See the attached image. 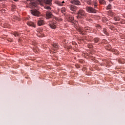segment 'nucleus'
<instances>
[{
	"mask_svg": "<svg viewBox=\"0 0 125 125\" xmlns=\"http://www.w3.org/2000/svg\"><path fill=\"white\" fill-rule=\"evenodd\" d=\"M103 33H104V35H106V36H109V33L107 32V29L106 28H104Z\"/></svg>",
	"mask_w": 125,
	"mask_h": 125,
	"instance_id": "nucleus-19",
	"label": "nucleus"
},
{
	"mask_svg": "<svg viewBox=\"0 0 125 125\" xmlns=\"http://www.w3.org/2000/svg\"><path fill=\"white\" fill-rule=\"evenodd\" d=\"M109 1H110V2L113 1V0H109Z\"/></svg>",
	"mask_w": 125,
	"mask_h": 125,
	"instance_id": "nucleus-31",
	"label": "nucleus"
},
{
	"mask_svg": "<svg viewBox=\"0 0 125 125\" xmlns=\"http://www.w3.org/2000/svg\"><path fill=\"white\" fill-rule=\"evenodd\" d=\"M37 24L38 26H42V25H44V21L43 20H39L37 22Z\"/></svg>",
	"mask_w": 125,
	"mask_h": 125,
	"instance_id": "nucleus-12",
	"label": "nucleus"
},
{
	"mask_svg": "<svg viewBox=\"0 0 125 125\" xmlns=\"http://www.w3.org/2000/svg\"><path fill=\"white\" fill-rule=\"evenodd\" d=\"M44 8L47 10H50L51 9V8L49 6H45Z\"/></svg>",
	"mask_w": 125,
	"mask_h": 125,
	"instance_id": "nucleus-21",
	"label": "nucleus"
},
{
	"mask_svg": "<svg viewBox=\"0 0 125 125\" xmlns=\"http://www.w3.org/2000/svg\"><path fill=\"white\" fill-rule=\"evenodd\" d=\"M90 29V28L88 27H84V29L85 30H90L89 29Z\"/></svg>",
	"mask_w": 125,
	"mask_h": 125,
	"instance_id": "nucleus-27",
	"label": "nucleus"
},
{
	"mask_svg": "<svg viewBox=\"0 0 125 125\" xmlns=\"http://www.w3.org/2000/svg\"><path fill=\"white\" fill-rule=\"evenodd\" d=\"M82 1H85L87 4L89 5H91V4H93L92 0H81Z\"/></svg>",
	"mask_w": 125,
	"mask_h": 125,
	"instance_id": "nucleus-14",
	"label": "nucleus"
},
{
	"mask_svg": "<svg viewBox=\"0 0 125 125\" xmlns=\"http://www.w3.org/2000/svg\"><path fill=\"white\" fill-rule=\"evenodd\" d=\"M62 3V6H63V3H65V1H62V2H61Z\"/></svg>",
	"mask_w": 125,
	"mask_h": 125,
	"instance_id": "nucleus-30",
	"label": "nucleus"
},
{
	"mask_svg": "<svg viewBox=\"0 0 125 125\" xmlns=\"http://www.w3.org/2000/svg\"><path fill=\"white\" fill-rule=\"evenodd\" d=\"M65 11H66V8H65V7H62L61 9L62 13H64Z\"/></svg>",
	"mask_w": 125,
	"mask_h": 125,
	"instance_id": "nucleus-23",
	"label": "nucleus"
},
{
	"mask_svg": "<svg viewBox=\"0 0 125 125\" xmlns=\"http://www.w3.org/2000/svg\"><path fill=\"white\" fill-rule=\"evenodd\" d=\"M48 25L51 29H54L57 27V22L55 21H50L48 22Z\"/></svg>",
	"mask_w": 125,
	"mask_h": 125,
	"instance_id": "nucleus-3",
	"label": "nucleus"
},
{
	"mask_svg": "<svg viewBox=\"0 0 125 125\" xmlns=\"http://www.w3.org/2000/svg\"><path fill=\"white\" fill-rule=\"evenodd\" d=\"M111 8H112V5H111V4H109L106 7V9H111Z\"/></svg>",
	"mask_w": 125,
	"mask_h": 125,
	"instance_id": "nucleus-24",
	"label": "nucleus"
},
{
	"mask_svg": "<svg viewBox=\"0 0 125 125\" xmlns=\"http://www.w3.org/2000/svg\"><path fill=\"white\" fill-rule=\"evenodd\" d=\"M53 16V15H52V13L51 12L49 11H46V17L47 19H49V18H51Z\"/></svg>",
	"mask_w": 125,
	"mask_h": 125,
	"instance_id": "nucleus-7",
	"label": "nucleus"
},
{
	"mask_svg": "<svg viewBox=\"0 0 125 125\" xmlns=\"http://www.w3.org/2000/svg\"><path fill=\"white\" fill-rule=\"evenodd\" d=\"M76 14L77 15L76 16L77 19H83L86 17V14L85 13L84 10L83 9L79 10Z\"/></svg>",
	"mask_w": 125,
	"mask_h": 125,
	"instance_id": "nucleus-2",
	"label": "nucleus"
},
{
	"mask_svg": "<svg viewBox=\"0 0 125 125\" xmlns=\"http://www.w3.org/2000/svg\"><path fill=\"white\" fill-rule=\"evenodd\" d=\"M13 34L15 37H19V33L17 32H14Z\"/></svg>",
	"mask_w": 125,
	"mask_h": 125,
	"instance_id": "nucleus-22",
	"label": "nucleus"
},
{
	"mask_svg": "<svg viewBox=\"0 0 125 125\" xmlns=\"http://www.w3.org/2000/svg\"><path fill=\"white\" fill-rule=\"evenodd\" d=\"M69 2L72 3V4H75V5H81V1L79 0H69Z\"/></svg>",
	"mask_w": 125,
	"mask_h": 125,
	"instance_id": "nucleus-6",
	"label": "nucleus"
},
{
	"mask_svg": "<svg viewBox=\"0 0 125 125\" xmlns=\"http://www.w3.org/2000/svg\"><path fill=\"white\" fill-rule=\"evenodd\" d=\"M0 1H3V0H0Z\"/></svg>",
	"mask_w": 125,
	"mask_h": 125,
	"instance_id": "nucleus-33",
	"label": "nucleus"
},
{
	"mask_svg": "<svg viewBox=\"0 0 125 125\" xmlns=\"http://www.w3.org/2000/svg\"><path fill=\"white\" fill-rule=\"evenodd\" d=\"M53 49L55 50H57L59 48V45L57 43H54L52 44Z\"/></svg>",
	"mask_w": 125,
	"mask_h": 125,
	"instance_id": "nucleus-10",
	"label": "nucleus"
},
{
	"mask_svg": "<svg viewBox=\"0 0 125 125\" xmlns=\"http://www.w3.org/2000/svg\"><path fill=\"white\" fill-rule=\"evenodd\" d=\"M96 27H97V28H98V29H101V26L99 24H97L96 25Z\"/></svg>",
	"mask_w": 125,
	"mask_h": 125,
	"instance_id": "nucleus-28",
	"label": "nucleus"
},
{
	"mask_svg": "<svg viewBox=\"0 0 125 125\" xmlns=\"http://www.w3.org/2000/svg\"><path fill=\"white\" fill-rule=\"evenodd\" d=\"M55 3H56V4H57L59 6H62V3H61V1L59 0H56L55 1Z\"/></svg>",
	"mask_w": 125,
	"mask_h": 125,
	"instance_id": "nucleus-15",
	"label": "nucleus"
},
{
	"mask_svg": "<svg viewBox=\"0 0 125 125\" xmlns=\"http://www.w3.org/2000/svg\"><path fill=\"white\" fill-rule=\"evenodd\" d=\"M78 32H79V33L80 34H81L82 35H83V28H82V27H79L78 28Z\"/></svg>",
	"mask_w": 125,
	"mask_h": 125,
	"instance_id": "nucleus-17",
	"label": "nucleus"
},
{
	"mask_svg": "<svg viewBox=\"0 0 125 125\" xmlns=\"http://www.w3.org/2000/svg\"><path fill=\"white\" fill-rule=\"evenodd\" d=\"M27 24L28 26H30V27H33V28H36L37 27V25L36 23L33 21H27Z\"/></svg>",
	"mask_w": 125,
	"mask_h": 125,
	"instance_id": "nucleus-8",
	"label": "nucleus"
},
{
	"mask_svg": "<svg viewBox=\"0 0 125 125\" xmlns=\"http://www.w3.org/2000/svg\"><path fill=\"white\" fill-rule=\"evenodd\" d=\"M14 1H18L19 0H14Z\"/></svg>",
	"mask_w": 125,
	"mask_h": 125,
	"instance_id": "nucleus-32",
	"label": "nucleus"
},
{
	"mask_svg": "<svg viewBox=\"0 0 125 125\" xmlns=\"http://www.w3.org/2000/svg\"><path fill=\"white\" fill-rule=\"evenodd\" d=\"M99 1L101 4H106V1L104 0H99Z\"/></svg>",
	"mask_w": 125,
	"mask_h": 125,
	"instance_id": "nucleus-20",
	"label": "nucleus"
},
{
	"mask_svg": "<svg viewBox=\"0 0 125 125\" xmlns=\"http://www.w3.org/2000/svg\"><path fill=\"white\" fill-rule=\"evenodd\" d=\"M92 4L91 5H94V8H97V1L94 0L92 2Z\"/></svg>",
	"mask_w": 125,
	"mask_h": 125,
	"instance_id": "nucleus-16",
	"label": "nucleus"
},
{
	"mask_svg": "<svg viewBox=\"0 0 125 125\" xmlns=\"http://www.w3.org/2000/svg\"><path fill=\"white\" fill-rule=\"evenodd\" d=\"M85 9L88 13H96V10L91 7L87 6L85 8Z\"/></svg>",
	"mask_w": 125,
	"mask_h": 125,
	"instance_id": "nucleus-4",
	"label": "nucleus"
},
{
	"mask_svg": "<svg viewBox=\"0 0 125 125\" xmlns=\"http://www.w3.org/2000/svg\"><path fill=\"white\" fill-rule=\"evenodd\" d=\"M69 8L70 10H71V11H74V12L76 11V10L78 9V7H77V6L73 5H70L69 6Z\"/></svg>",
	"mask_w": 125,
	"mask_h": 125,
	"instance_id": "nucleus-11",
	"label": "nucleus"
},
{
	"mask_svg": "<svg viewBox=\"0 0 125 125\" xmlns=\"http://www.w3.org/2000/svg\"><path fill=\"white\" fill-rule=\"evenodd\" d=\"M31 12V14L34 15V16H37V17L41 16V13L37 9L32 10Z\"/></svg>",
	"mask_w": 125,
	"mask_h": 125,
	"instance_id": "nucleus-5",
	"label": "nucleus"
},
{
	"mask_svg": "<svg viewBox=\"0 0 125 125\" xmlns=\"http://www.w3.org/2000/svg\"><path fill=\"white\" fill-rule=\"evenodd\" d=\"M114 20L115 21H120V18H119V17H114Z\"/></svg>",
	"mask_w": 125,
	"mask_h": 125,
	"instance_id": "nucleus-25",
	"label": "nucleus"
},
{
	"mask_svg": "<svg viewBox=\"0 0 125 125\" xmlns=\"http://www.w3.org/2000/svg\"><path fill=\"white\" fill-rule=\"evenodd\" d=\"M55 20H56V21H62V19H59L57 17H54Z\"/></svg>",
	"mask_w": 125,
	"mask_h": 125,
	"instance_id": "nucleus-26",
	"label": "nucleus"
},
{
	"mask_svg": "<svg viewBox=\"0 0 125 125\" xmlns=\"http://www.w3.org/2000/svg\"><path fill=\"white\" fill-rule=\"evenodd\" d=\"M43 2H45L47 4H49V5H51L52 4V0H45V1H41V3H42V5H43Z\"/></svg>",
	"mask_w": 125,
	"mask_h": 125,
	"instance_id": "nucleus-9",
	"label": "nucleus"
},
{
	"mask_svg": "<svg viewBox=\"0 0 125 125\" xmlns=\"http://www.w3.org/2000/svg\"><path fill=\"white\" fill-rule=\"evenodd\" d=\"M69 21H71L72 23H75V21H74V19H75V17L72 15H69L68 17Z\"/></svg>",
	"mask_w": 125,
	"mask_h": 125,
	"instance_id": "nucleus-13",
	"label": "nucleus"
},
{
	"mask_svg": "<svg viewBox=\"0 0 125 125\" xmlns=\"http://www.w3.org/2000/svg\"><path fill=\"white\" fill-rule=\"evenodd\" d=\"M26 1H27L28 3H30V5L32 6V7H39V4L40 5H42V1H45V0H37L38 2L36 1H33V0H25ZM30 1V2H29Z\"/></svg>",
	"mask_w": 125,
	"mask_h": 125,
	"instance_id": "nucleus-1",
	"label": "nucleus"
},
{
	"mask_svg": "<svg viewBox=\"0 0 125 125\" xmlns=\"http://www.w3.org/2000/svg\"><path fill=\"white\" fill-rule=\"evenodd\" d=\"M100 41V39L99 38H96L94 39V42L95 43H97V42H99V41Z\"/></svg>",
	"mask_w": 125,
	"mask_h": 125,
	"instance_id": "nucleus-18",
	"label": "nucleus"
},
{
	"mask_svg": "<svg viewBox=\"0 0 125 125\" xmlns=\"http://www.w3.org/2000/svg\"><path fill=\"white\" fill-rule=\"evenodd\" d=\"M0 11H1V12H2L3 13L4 12H5V10H4V9L0 10Z\"/></svg>",
	"mask_w": 125,
	"mask_h": 125,
	"instance_id": "nucleus-29",
	"label": "nucleus"
}]
</instances>
